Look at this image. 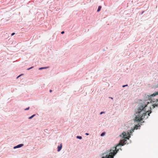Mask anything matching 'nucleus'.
I'll list each match as a JSON object with an SVG mask.
<instances>
[{"instance_id": "aec40b11", "label": "nucleus", "mask_w": 158, "mask_h": 158, "mask_svg": "<svg viewBox=\"0 0 158 158\" xmlns=\"http://www.w3.org/2000/svg\"><path fill=\"white\" fill-rule=\"evenodd\" d=\"M143 13V12H141V14H142Z\"/></svg>"}, {"instance_id": "4468645a", "label": "nucleus", "mask_w": 158, "mask_h": 158, "mask_svg": "<svg viewBox=\"0 0 158 158\" xmlns=\"http://www.w3.org/2000/svg\"><path fill=\"white\" fill-rule=\"evenodd\" d=\"M128 86V85L127 84V85H123V86H122V87H125L126 86Z\"/></svg>"}, {"instance_id": "dca6fc26", "label": "nucleus", "mask_w": 158, "mask_h": 158, "mask_svg": "<svg viewBox=\"0 0 158 158\" xmlns=\"http://www.w3.org/2000/svg\"><path fill=\"white\" fill-rule=\"evenodd\" d=\"M15 34V33H14V32L12 33L11 34V36H13V35H14Z\"/></svg>"}, {"instance_id": "6ab92c4d", "label": "nucleus", "mask_w": 158, "mask_h": 158, "mask_svg": "<svg viewBox=\"0 0 158 158\" xmlns=\"http://www.w3.org/2000/svg\"><path fill=\"white\" fill-rule=\"evenodd\" d=\"M49 91L50 92H51L52 91V90L50 89V90Z\"/></svg>"}, {"instance_id": "a211bd4d", "label": "nucleus", "mask_w": 158, "mask_h": 158, "mask_svg": "<svg viewBox=\"0 0 158 158\" xmlns=\"http://www.w3.org/2000/svg\"><path fill=\"white\" fill-rule=\"evenodd\" d=\"M89 134L88 133H85V135H89Z\"/></svg>"}, {"instance_id": "393cba45", "label": "nucleus", "mask_w": 158, "mask_h": 158, "mask_svg": "<svg viewBox=\"0 0 158 158\" xmlns=\"http://www.w3.org/2000/svg\"><path fill=\"white\" fill-rule=\"evenodd\" d=\"M102 158H104V157H102Z\"/></svg>"}, {"instance_id": "7ed1b4c3", "label": "nucleus", "mask_w": 158, "mask_h": 158, "mask_svg": "<svg viewBox=\"0 0 158 158\" xmlns=\"http://www.w3.org/2000/svg\"><path fill=\"white\" fill-rule=\"evenodd\" d=\"M134 129H131L130 130L128 131L127 132H123L122 133L121 135H120V137H122V138H124V139H129V138L131 137L130 135V134H131L134 131Z\"/></svg>"}, {"instance_id": "0eeeda50", "label": "nucleus", "mask_w": 158, "mask_h": 158, "mask_svg": "<svg viewBox=\"0 0 158 158\" xmlns=\"http://www.w3.org/2000/svg\"><path fill=\"white\" fill-rule=\"evenodd\" d=\"M35 116V114H34L32 115L30 117H29L28 118V119H31V118H33Z\"/></svg>"}, {"instance_id": "f257e3e1", "label": "nucleus", "mask_w": 158, "mask_h": 158, "mask_svg": "<svg viewBox=\"0 0 158 158\" xmlns=\"http://www.w3.org/2000/svg\"><path fill=\"white\" fill-rule=\"evenodd\" d=\"M158 95V92H155L150 96L148 95V99L141 100L135 109V113L133 116L135 124L138 123L139 125L136 124L134 127V129H137L140 127L139 123L141 122L145 118H147L152 113V109L158 107V99H151L152 97Z\"/></svg>"}, {"instance_id": "6e6552de", "label": "nucleus", "mask_w": 158, "mask_h": 158, "mask_svg": "<svg viewBox=\"0 0 158 158\" xmlns=\"http://www.w3.org/2000/svg\"><path fill=\"white\" fill-rule=\"evenodd\" d=\"M77 139H82V137L80 136H76Z\"/></svg>"}, {"instance_id": "4be33fe9", "label": "nucleus", "mask_w": 158, "mask_h": 158, "mask_svg": "<svg viewBox=\"0 0 158 158\" xmlns=\"http://www.w3.org/2000/svg\"><path fill=\"white\" fill-rule=\"evenodd\" d=\"M21 75H19L18 76H19V77H20Z\"/></svg>"}, {"instance_id": "f8f14e48", "label": "nucleus", "mask_w": 158, "mask_h": 158, "mask_svg": "<svg viewBox=\"0 0 158 158\" xmlns=\"http://www.w3.org/2000/svg\"><path fill=\"white\" fill-rule=\"evenodd\" d=\"M29 108H30V107H27V108H26L25 109H24V110H29Z\"/></svg>"}, {"instance_id": "423d86ee", "label": "nucleus", "mask_w": 158, "mask_h": 158, "mask_svg": "<svg viewBox=\"0 0 158 158\" xmlns=\"http://www.w3.org/2000/svg\"><path fill=\"white\" fill-rule=\"evenodd\" d=\"M101 8H102V6H99L98 7L97 11L98 12H99L101 10Z\"/></svg>"}, {"instance_id": "f3484780", "label": "nucleus", "mask_w": 158, "mask_h": 158, "mask_svg": "<svg viewBox=\"0 0 158 158\" xmlns=\"http://www.w3.org/2000/svg\"><path fill=\"white\" fill-rule=\"evenodd\" d=\"M61 34H64V31H62L61 32Z\"/></svg>"}, {"instance_id": "9b49d317", "label": "nucleus", "mask_w": 158, "mask_h": 158, "mask_svg": "<svg viewBox=\"0 0 158 158\" xmlns=\"http://www.w3.org/2000/svg\"><path fill=\"white\" fill-rule=\"evenodd\" d=\"M33 67H33V66H32V67H30V68H28V69H27V70H30V69H32L33 68Z\"/></svg>"}, {"instance_id": "2eb2a0df", "label": "nucleus", "mask_w": 158, "mask_h": 158, "mask_svg": "<svg viewBox=\"0 0 158 158\" xmlns=\"http://www.w3.org/2000/svg\"><path fill=\"white\" fill-rule=\"evenodd\" d=\"M17 145L16 146H14V148H13L14 149H16V148H17Z\"/></svg>"}, {"instance_id": "39448f33", "label": "nucleus", "mask_w": 158, "mask_h": 158, "mask_svg": "<svg viewBox=\"0 0 158 158\" xmlns=\"http://www.w3.org/2000/svg\"><path fill=\"white\" fill-rule=\"evenodd\" d=\"M24 145L23 144H20L17 145V148H19L22 147Z\"/></svg>"}, {"instance_id": "9d476101", "label": "nucleus", "mask_w": 158, "mask_h": 158, "mask_svg": "<svg viewBox=\"0 0 158 158\" xmlns=\"http://www.w3.org/2000/svg\"><path fill=\"white\" fill-rule=\"evenodd\" d=\"M105 132H102L101 134L100 135L101 136H104L105 135Z\"/></svg>"}, {"instance_id": "1a4fd4ad", "label": "nucleus", "mask_w": 158, "mask_h": 158, "mask_svg": "<svg viewBox=\"0 0 158 158\" xmlns=\"http://www.w3.org/2000/svg\"><path fill=\"white\" fill-rule=\"evenodd\" d=\"M47 68L46 67H41V68H39V70H42V69H47Z\"/></svg>"}, {"instance_id": "412c9836", "label": "nucleus", "mask_w": 158, "mask_h": 158, "mask_svg": "<svg viewBox=\"0 0 158 158\" xmlns=\"http://www.w3.org/2000/svg\"><path fill=\"white\" fill-rule=\"evenodd\" d=\"M21 75H19L18 76H19V77H20Z\"/></svg>"}, {"instance_id": "f03ea898", "label": "nucleus", "mask_w": 158, "mask_h": 158, "mask_svg": "<svg viewBox=\"0 0 158 158\" xmlns=\"http://www.w3.org/2000/svg\"><path fill=\"white\" fill-rule=\"evenodd\" d=\"M127 140L126 139H121L119 141V143L115 147H113L111 149H108L104 153H103V155L104 158H114V156L117 153L118 151L120 149L121 146H123L126 143Z\"/></svg>"}, {"instance_id": "b1692460", "label": "nucleus", "mask_w": 158, "mask_h": 158, "mask_svg": "<svg viewBox=\"0 0 158 158\" xmlns=\"http://www.w3.org/2000/svg\"><path fill=\"white\" fill-rule=\"evenodd\" d=\"M110 98H111V99H112V98L110 97Z\"/></svg>"}, {"instance_id": "5701e85b", "label": "nucleus", "mask_w": 158, "mask_h": 158, "mask_svg": "<svg viewBox=\"0 0 158 158\" xmlns=\"http://www.w3.org/2000/svg\"><path fill=\"white\" fill-rule=\"evenodd\" d=\"M19 76L17 77V78H19Z\"/></svg>"}, {"instance_id": "20e7f679", "label": "nucleus", "mask_w": 158, "mask_h": 158, "mask_svg": "<svg viewBox=\"0 0 158 158\" xmlns=\"http://www.w3.org/2000/svg\"><path fill=\"white\" fill-rule=\"evenodd\" d=\"M62 148V144L61 143L59 146H58L57 147V151L59 152L60 151Z\"/></svg>"}, {"instance_id": "ddd939ff", "label": "nucleus", "mask_w": 158, "mask_h": 158, "mask_svg": "<svg viewBox=\"0 0 158 158\" xmlns=\"http://www.w3.org/2000/svg\"><path fill=\"white\" fill-rule=\"evenodd\" d=\"M105 112L104 111H102L100 113V114H105Z\"/></svg>"}]
</instances>
